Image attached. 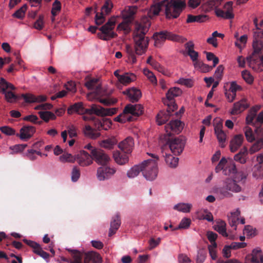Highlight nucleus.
I'll use <instances>...</instances> for the list:
<instances>
[{
	"label": "nucleus",
	"instance_id": "nucleus-3",
	"mask_svg": "<svg viewBox=\"0 0 263 263\" xmlns=\"http://www.w3.org/2000/svg\"><path fill=\"white\" fill-rule=\"evenodd\" d=\"M243 130L246 138L249 142L255 141L249 149L250 154L255 153L263 147V127H257L254 133L249 127H246Z\"/></svg>",
	"mask_w": 263,
	"mask_h": 263
},
{
	"label": "nucleus",
	"instance_id": "nucleus-61",
	"mask_svg": "<svg viewBox=\"0 0 263 263\" xmlns=\"http://www.w3.org/2000/svg\"><path fill=\"white\" fill-rule=\"evenodd\" d=\"M204 53L206 55V59L208 61H213V67H215L219 62V59L216 57L214 53L210 52L205 51Z\"/></svg>",
	"mask_w": 263,
	"mask_h": 263
},
{
	"label": "nucleus",
	"instance_id": "nucleus-38",
	"mask_svg": "<svg viewBox=\"0 0 263 263\" xmlns=\"http://www.w3.org/2000/svg\"><path fill=\"white\" fill-rule=\"evenodd\" d=\"M40 118L45 122H48L50 120H55L56 116L53 112L49 111H40L38 112Z\"/></svg>",
	"mask_w": 263,
	"mask_h": 263
},
{
	"label": "nucleus",
	"instance_id": "nucleus-8",
	"mask_svg": "<svg viewBox=\"0 0 263 263\" xmlns=\"http://www.w3.org/2000/svg\"><path fill=\"white\" fill-rule=\"evenodd\" d=\"M227 163V161L225 158H222L218 165L216 166L215 172H219L222 170V173L224 175H230L231 174H236V178L239 180V176L241 177L240 180H242L247 177L246 175L242 172H238L236 169L235 164L233 161H231L228 163L227 166L224 168V166Z\"/></svg>",
	"mask_w": 263,
	"mask_h": 263
},
{
	"label": "nucleus",
	"instance_id": "nucleus-33",
	"mask_svg": "<svg viewBox=\"0 0 263 263\" xmlns=\"http://www.w3.org/2000/svg\"><path fill=\"white\" fill-rule=\"evenodd\" d=\"M115 161L120 165L125 164L128 161V157L125 153H121L119 151L115 152L113 154Z\"/></svg>",
	"mask_w": 263,
	"mask_h": 263
},
{
	"label": "nucleus",
	"instance_id": "nucleus-27",
	"mask_svg": "<svg viewBox=\"0 0 263 263\" xmlns=\"http://www.w3.org/2000/svg\"><path fill=\"white\" fill-rule=\"evenodd\" d=\"M21 97L23 98L26 103H36L44 102L46 100V97L45 96H35L32 94H22Z\"/></svg>",
	"mask_w": 263,
	"mask_h": 263
},
{
	"label": "nucleus",
	"instance_id": "nucleus-1",
	"mask_svg": "<svg viewBox=\"0 0 263 263\" xmlns=\"http://www.w3.org/2000/svg\"><path fill=\"white\" fill-rule=\"evenodd\" d=\"M117 108H105L99 105L92 104L90 108H85L82 102L76 103L71 105L67 109L68 114H72L77 112L79 114H87L83 116L85 121H91L94 126V128L90 125L85 126L84 132L87 137L92 139H96L100 136L99 130L102 129L107 130L110 127L111 122L110 121H101L92 116L95 114L99 116H112L117 112Z\"/></svg>",
	"mask_w": 263,
	"mask_h": 263
},
{
	"label": "nucleus",
	"instance_id": "nucleus-22",
	"mask_svg": "<svg viewBox=\"0 0 263 263\" xmlns=\"http://www.w3.org/2000/svg\"><path fill=\"white\" fill-rule=\"evenodd\" d=\"M236 176V174H234ZM235 180L231 179L230 178L227 179L224 181V184L227 186V189L229 190L230 192H232L233 193H238L240 192L241 190V187L237 184V181H243L245 179H242V180H238V179L236 178V176L235 177ZM241 177L239 176V179H240Z\"/></svg>",
	"mask_w": 263,
	"mask_h": 263
},
{
	"label": "nucleus",
	"instance_id": "nucleus-10",
	"mask_svg": "<svg viewBox=\"0 0 263 263\" xmlns=\"http://www.w3.org/2000/svg\"><path fill=\"white\" fill-rule=\"evenodd\" d=\"M166 143L165 146H168L172 153L175 155H179L183 152L185 140L183 137H179L175 138L165 137Z\"/></svg>",
	"mask_w": 263,
	"mask_h": 263
},
{
	"label": "nucleus",
	"instance_id": "nucleus-35",
	"mask_svg": "<svg viewBox=\"0 0 263 263\" xmlns=\"http://www.w3.org/2000/svg\"><path fill=\"white\" fill-rule=\"evenodd\" d=\"M240 214V211L237 210L235 212L232 213L231 216H229V223L230 226L234 228L235 230H236V226L237 224L238 223Z\"/></svg>",
	"mask_w": 263,
	"mask_h": 263
},
{
	"label": "nucleus",
	"instance_id": "nucleus-50",
	"mask_svg": "<svg viewBox=\"0 0 263 263\" xmlns=\"http://www.w3.org/2000/svg\"><path fill=\"white\" fill-rule=\"evenodd\" d=\"M241 88L240 86L238 85L235 82H232L231 83L229 91L232 92V96L231 99L230 100V102H233L236 97V91Z\"/></svg>",
	"mask_w": 263,
	"mask_h": 263
},
{
	"label": "nucleus",
	"instance_id": "nucleus-6",
	"mask_svg": "<svg viewBox=\"0 0 263 263\" xmlns=\"http://www.w3.org/2000/svg\"><path fill=\"white\" fill-rule=\"evenodd\" d=\"M153 159H148L142 163V173L147 180L152 181L156 179L158 174L157 161L158 157L153 154H148Z\"/></svg>",
	"mask_w": 263,
	"mask_h": 263
},
{
	"label": "nucleus",
	"instance_id": "nucleus-34",
	"mask_svg": "<svg viewBox=\"0 0 263 263\" xmlns=\"http://www.w3.org/2000/svg\"><path fill=\"white\" fill-rule=\"evenodd\" d=\"M173 111H168V108L166 112H160L157 116V122L159 125L164 124L167 121Z\"/></svg>",
	"mask_w": 263,
	"mask_h": 263
},
{
	"label": "nucleus",
	"instance_id": "nucleus-44",
	"mask_svg": "<svg viewBox=\"0 0 263 263\" xmlns=\"http://www.w3.org/2000/svg\"><path fill=\"white\" fill-rule=\"evenodd\" d=\"M115 26V21L114 19L110 18L108 22L100 28V30L102 32H105L106 31L112 32V30L114 28Z\"/></svg>",
	"mask_w": 263,
	"mask_h": 263
},
{
	"label": "nucleus",
	"instance_id": "nucleus-15",
	"mask_svg": "<svg viewBox=\"0 0 263 263\" xmlns=\"http://www.w3.org/2000/svg\"><path fill=\"white\" fill-rule=\"evenodd\" d=\"M23 241L33 249V252L34 253L37 254L44 259H47L49 258V254L46 252L44 251L40 245L38 243L32 240H27L26 239H23Z\"/></svg>",
	"mask_w": 263,
	"mask_h": 263
},
{
	"label": "nucleus",
	"instance_id": "nucleus-30",
	"mask_svg": "<svg viewBox=\"0 0 263 263\" xmlns=\"http://www.w3.org/2000/svg\"><path fill=\"white\" fill-rule=\"evenodd\" d=\"M248 107L249 105L246 100L242 99L234 104L233 108L231 113L232 115H237L245 110Z\"/></svg>",
	"mask_w": 263,
	"mask_h": 263
},
{
	"label": "nucleus",
	"instance_id": "nucleus-58",
	"mask_svg": "<svg viewBox=\"0 0 263 263\" xmlns=\"http://www.w3.org/2000/svg\"><path fill=\"white\" fill-rule=\"evenodd\" d=\"M152 66L159 72L162 73L164 75L167 74V70L163 66L161 65L158 62H154L152 63Z\"/></svg>",
	"mask_w": 263,
	"mask_h": 263
},
{
	"label": "nucleus",
	"instance_id": "nucleus-53",
	"mask_svg": "<svg viewBox=\"0 0 263 263\" xmlns=\"http://www.w3.org/2000/svg\"><path fill=\"white\" fill-rule=\"evenodd\" d=\"M257 109L254 107L252 108L246 117V122L248 124H251L256 117Z\"/></svg>",
	"mask_w": 263,
	"mask_h": 263
},
{
	"label": "nucleus",
	"instance_id": "nucleus-60",
	"mask_svg": "<svg viewBox=\"0 0 263 263\" xmlns=\"http://www.w3.org/2000/svg\"><path fill=\"white\" fill-rule=\"evenodd\" d=\"M80 177V170L77 166H74L71 171V180L76 182Z\"/></svg>",
	"mask_w": 263,
	"mask_h": 263
},
{
	"label": "nucleus",
	"instance_id": "nucleus-12",
	"mask_svg": "<svg viewBox=\"0 0 263 263\" xmlns=\"http://www.w3.org/2000/svg\"><path fill=\"white\" fill-rule=\"evenodd\" d=\"M154 39L157 41H164L166 39L183 43L186 39L177 35L174 34L167 31L156 32L153 35Z\"/></svg>",
	"mask_w": 263,
	"mask_h": 263
},
{
	"label": "nucleus",
	"instance_id": "nucleus-43",
	"mask_svg": "<svg viewBox=\"0 0 263 263\" xmlns=\"http://www.w3.org/2000/svg\"><path fill=\"white\" fill-rule=\"evenodd\" d=\"M195 67L200 69L203 72H207L211 70L214 67L203 63L202 62H196L194 63Z\"/></svg>",
	"mask_w": 263,
	"mask_h": 263
},
{
	"label": "nucleus",
	"instance_id": "nucleus-41",
	"mask_svg": "<svg viewBox=\"0 0 263 263\" xmlns=\"http://www.w3.org/2000/svg\"><path fill=\"white\" fill-rule=\"evenodd\" d=\"M165 162L171 167H176L178 165L179 159L170 154H166Z\"/></svg>",
	"mask_w": 263,
	"mask_h": 263
},
{
	"label": "nucleus",
	"instance_id": "nucleus-40",
	"mask_svg": "<svg viewBox=\"0 0 263 263\" xmlns=\"http://www.w3.org/2000/svg\"><path fill=\"white\" fill-rule=\"evenodd\" d=\"M192 205L190 203H179L174 206V209L183 213L190 212Z\"/></svg>",
	"mask_w": 263,
	"mask_h": 263
},
{
	"label": "nucleus",
	"instance_id": "nucleus-20",
	"mask_svg": "<svg viewBox=\"0 0 263 263\" xmlns=\"http://www.w3.org/2000/svg\"><path fill=\"white\" fill-rule=\"evenodd\" d=\"M123 93L126 95L129 100L132 103L138 102L141 97L140 90L134 87L126 89L123 92Z\"/></svg>",
	"mask_w": 263,
	"mask_h": 263
},
{
	"label": "nucleus",
	"instance_id": "nucleus-26",
	"mask_svg": "<svg viewBox=\"0 0 263 263\" xmlns=\"http://www.w3.org/2000/svg\"><path fill=\"white\" fill-rule=\"evenodd\" d=\"M209 19V16L205 14H200L196 15H194L192 14H188L187 15L186 23H202L205 22Z\"/></svg>",
	"mask_w": 263,
	"mask_h": 263
},
{
	"label": "nucleus",
	"instance_id": "nucleus-23",
	"mask_svg": "<svg viewBox=\"0 0 263 263\" xmlns=\"http://www.w3.org/2000/svg\"><path fill=\"white\" fill-rule=\"evenodd\" d=\"M243 141V136L242 135H235L231 140L230 143V149L231 152H236L241 146Z\"/></svg>",
	"mask_w": 263,
	"mask_h": 263
},
{
	"label": "nucleus",
	"instance_id": "nucleus-11",
	"mask_svg": "<svg viewBox=\"0 0 263 263\" xmlns=\"http://www.w3.org/2000/svg\"><path fill=\"white\" fill-rule=\"evenodd\" d=\"M182 90L178 87L170 88L166 94V99L163 100V103L168 106V111H174L177 108V105L174 101L175 97H178L182 94Z\"/></svg>",
	"mask_w": 263,
	"mask_h": 263
},
{
	"label": "nucleus",
	"instance_id": "nucleus-46",
	"mask_svg": "<svg viewBox=\"0 0 263 263\" xmlns=\"http://www.w3.org/2000/svg\"><path fill=\"white\" fill-rule=\"evenodd\" d=\"M131 23V19L129 17L124 20V21L121 23L118 26V29L121 30H124L126 32H129L130 30L129 24Z\"/></svg>",
	"mask_w": 263,
	"mask_h": 263
},
{
	"label": "nucleus",
	"instance_id": "nucleus-32",
	"mask_svg": "<svg viewBox=\"0 0 263 263\" xmlns=\"http://www.w3.org/2000/svg\"><path fill=\"white\" fill-rule=\"evenodd\" d=\"M214 192L220 198H229L233 196V194L227 189L226 184L223 187H216Z\"/></svg>",
	"mask_w": 263,
	"mask_h": 263
},
{
	"label": "nucleus",
	"instance_id": "nucleus-49",
	"mask_svg": "<svg viewBox=\"0 0 263 263\" xmlns=\"http://www.w3.org/2000/svg\"><path fill=\"white\" fill-rule=\"evenodd\" d=\"M191 223V220L190 218H183L181 221H180L179 226L177 227H175V228H174L172 231L177 230L178 229H187Z\"/></svg>",
	"mask_w": 263,
	"mask_h": 263
},
{
	"label": "nucleus",
	"instance_id": "nucleus-17",
	"mask_svg": "<svg viewBox=\"0 0 263 263\" xmlns=\"http://www.w3.org/2000/svg\"><path fill=\"white\" fill-rule=\"evenodd\" d=\"M116 172L113 168L101 166L98 168L97 177L99 180L104 181L109 179Z\"/></svg>",
	"mask_w": 263,
	"mask_h": 263
},
{
	"label": "nucleus",
	"instance_id": "nucleus-57",
	"mask_svg": "<svg viewBox=\"0 0 263 263\" xmlns=\"http://www.w3.org/2000/svg\"><path fill=\"white\" fill-rule=\"evenodd\" d=\"M0 130L2 133L7 136H12L15 135V130L9 126L0 127Z\"/></svg>",
	"mask_w": 263,
	"mask_h": 263
},
{
	"label": "nucleus",
	"instance_id": "nucleus-5",
	"mask_svg": "<svg viewBox=\"0 0 263 263\" xmlns=\"http://www.w3.org/2000/svg\"><path fill=\"white\" fill-rule=\"evenodd\" d=\"M165 15L168 19L176 18L186 7L185 0H163Z\"/></svg>",
	"mask_w": 263,
	"mask_h": 263
},
{
	"label": "nucleus",
	"instance_id": "nucleus-28",
	"mask_svg": "<svg viewBox=\"0 0 263 263\" xmlns=\"http://www.w3.org/2000/svg\"><path fill=\"white\" fill-rule=\"evenodd\" d=\"M194 44L192 41H190L185 44V50L187 54L190 56L194 63L200 62L198 60V53L194 50Z\"/></svg>",
	"mask_w": 263,
	"mask_h": 263
},
{
	"label": "nucleus",
	"instance_id": "nucleus-16",
	"mask_svg": "<svg viewBox=\"0 0 263 263\" xmlns=\"http://www.w3.org/2000/svg\"><path fill=\"white\" fill-rule=\"evenodd\" d=\"M232 2H227L224 6V9L226 10H223L220 9L215 10V14L218 17L226 19H232L234 17V15L232 13Z\"/></svg>",
	"mask_w": 263,
	"mask_h": 263
},
{
	"label": "nucleus",
	"instance_id": "nucleus-37",
	"mask_svg": "<svg viewBox=\"0 0 263 263\" xmlns=\"http://www.w3.org/2000/svg\"><path fill=\"white\" fill-rule=\"evenodd\" d=\"M119 77V81L124 85L129 84L136 79L135 75L132 73H125Z\"/></svg>",
	"mask_w": 263,
	"mask_h": 263
},
{
	"label": "nucleus",
	"instance_id": "nucleus-63",
	"mask_svg": "<svg viewBox=\"0 0 263 263\" xmlns=\"http://www.w3.org/2000/svg\"><path fill=\"white\" fill-rule=\"evenodd\" d=\"M177 83L187 87H191L193 86V81L190 79L180 78L178 80Z\"/></svg>",
	"mask_w": 263,
	"mask_h": 263
},
{
	"label": "nucleus",
	"instance_id": "nucleus-42",
	"mask_svg": "<svg viewBox=\"0 0 263 263\" xmlns=\"http://www.w3.org/2000/svg\"><path fill=\"white\" fill-rule=\"evenodd\" d=\"M215 134L218 142H219L220 147L222 148L226 146L224 143L227 139V135L225 132L222 130L218 132H215Z\"/></svg>",
	"mask_w": 263,
	"mask_h": 263
},
{
	"label": "nucleus",
	"instance_id": "nucleus-51",
	"mask_svg": "<svg viewBox=\"0 0 263 263\" xmlns=\"http://www.w3.org/2000/svg\"><path fill=\"white\" fill-rule=\"evenodd\" d=\"M163 1L158 2L151 8V12L154 15H158L163 7H164V4L162 3Z\"/></svg>",
	"mask_w": 263,
	"mask_h": 263
},
{
	"label": "nucleus",
	"instance_id": "nucleus-4",
	"mask_svg": "<svg viewBox=\"0 0 263 263\" xmlns=\"http://www.w3.org/2000/svg\"><path fill=\"white\" fill-rule=\"evenodd\" d=\"M143 108L140 104H127L125 107L123 113L115 118V121L120 123L132 121L142 115Z\"/></svg>",
	"mask_w": 263,
	"mask_h": 263
},
{
	"label": "nucleus",
	"instance_id": "nucleus-64",
	"mask_svg": "<svg viewBox=\"0 0 263 263\" xmlns=\"http://www.w3.org/2000/svg\"><path fill=\"white\" fill-rule=\"evenodd\" d=\"M243 233L250 237H253L256 235L255 230L253 229V227L249 225L245 226L243 230Z\"/></svg>",
	"mask_w": 263,
	"mask_h": 263
},
{
	"label": "nucleus",
	"instance_id": "nucleus-7",
	"mask_svg": "<svg viewBox=\"0 0 263 263\" xmlns=\"http://www.w3.org/2000/svg\"><path fill=\"white\" fill-rule=\"evenodd\" d=\"M98 79L93 78L87 81L85 85L88 89L94 91V92L98 97V101L101 103L105 106H110L115 104L117 102V100L116 98H111L109 96L105 98H100V97L103 96L102 90L100 84H98Z\"/></svg>",
	"mask_w": 263,
	"mask_h": 263
},
{
	"label": "nucleus",
	"instance_id": "nucleus-48",
	"mask_svg": "<svg viewBox=\"0 0 263 263\" xmlns=\"http://www.w3.org/2000/svg\"><path fill=\"white\" fill-rule=\"evenodd\" d=\"M59 159L60 161L63 163H73L76 161V155L73 156L70 154L64 153L59 157Z\"/></svg>",
	"mask_w": 263,
	"mask_h": 263
},
{
	"label": "nucleus",
	"instance_id": "nucleus-18",
	"mask_svg": "<svg viewBox=\"0 0 263 263\" xmlns=\"http://www.w3.org/2000/svg\"><path fill=\"white\" fill-rule=\"evenodd\" d=\"M76 161L83 167L88 166L92 163L91 155L85 151H81L76 155Z\"/></svg>",
	"mask_w": 263,
	"mask_h": 263
},
{
	"label": "nucleus",
	"instance_id": "nucleus-14",
	"mask_svg": "<svg viewBox=\"0 0 263 263\" xmlns=\"http://www.w3.org/2000/svg\"><path fill=\"white\" fill-rule=\"evenodd\" d=\"M183 129L182 122L178 120H173L165 126L166 135L165 137H170L173 134H179Z\"/></svg>",
	"mask_w": 263,
	"mask_h": 263
},
{
	"label": "nucleus",
	"instance_id": "nucleus-56",
	"mask_svg": "<svg viewBox=\"0 0 263 263\" xmlns=\"http://www.w3.org/2000/svg\"><path fill=\"white\" fill-rule=\"evenodd\" d=\"M219 4L218 0H206L204 7L206 11H209L213 7Z\"/></svg>",
	"mask_w": 263,
	"mask_h": 263
},
{
	"label": "nucleus",
	"instance_id": "nucleus-39",
	"mask_svg": "<svg viewBox=\"0 0 263 263\" xmlns=\"http://www.w3.org/2000/svg\"><path fill=\"white\" fill-rule=\"evenodd\" d=\"M142 163L140 165H136L132 167L127 173L128 177L133 178L137 176L140 172H142Z\"/></svg>",
	"mask_w": 263,
	"mask_h": 263
},
{
	"label": "nucleus",
	"instance_id": "nucleus-62",
	"mask_svg": "<svg viewBox=\"0 0 263 263\" xmlns=\"http://www.w3.org/2000/svg\"><path fill=\"white\" fill-rule=\"evenodd\" d=\"M242 77L243 79L245 80L246 82H247L248 84H251L253 82V77L250 74V73L247 71V70H243L242 72Z\"/></svg>",
	"mask_w": 263,
	"mask_h": 263
},
{
	"label": "nucleus",
	"instance_id": "nucleus-19",
	"mask_svg": "<svg viewBox=\"0 0 263 263\" xmlns=\"http://www.w3.org/2000/svg\"><path fill=\"white\" fill-rule=\"evenodd\" d=\"M35 132V128L32 126H24L20 130V134H16V136L22 140L26 141L29 140Z\"/></svg>",
	"mask_w": 263,
	"mask_h": 263
},
{
	"label": "nucleus",
	"instance_id": "nucleus-45",
	"mask_svg": "<svg viewBox=\"0 0 263 263\" xmlns=\"http://www.w3.org/2000/svg\"><path fill=\"white\" fill-rule=\"evenodd\" d=\"M61 10V4L58 0H55L52 4L51 9V14L52 16V21H54V17L58 14Z\"/></svg>",
	"mask_w": 263,
	"mask_h": 263
},
{
	"label": "nucleus",
	"instance_id": "nucleus-24",
	"mask_svg": "<svg viewBox=\"0 0 263 263\" xmlns=\"http://www.w3.org/2000/svg\"><path fill=\"white\" fill-rule=\"evenodd\" d=\"M101 263L102 257L100 255L94 251H90L86 253L84 259V263Z\"/></svg>",
	"mask_w": 263,
	"mask_h": 263
},
{
	"label": "nucleus",
	"instance_id": "nucleus-55",
	"mask_svg": "<svg viewBox=\"0 0 263 263\" xmlns=\"http://www.w3.org/2000/svg\"><path fill=\"white\" fill-rule=\"evenodd\" d=\"M113 7V4L110 0H106L105 4L102 7V12L103 14L104 12L106 14H109L111 10Z\"/></svg>",
	"mask_w": 263,
	"mask_h": 263
},
{
	"label": "nucleus",
	"instance_id": "nucleus-59",
	"mask_svg": "<svg viewBox=\"0 0 263 263\" xmlns=\"http://www.w3.org/2000/svg\"><path fill=\"white\" fill-rule=\"evenodd\" d=\"M27 10V6L24 5L18 9L13 14V16L17 18H22L25 15V11Z\"/></svg>",
	"mask_w": 263,
	"mask_h": 263
},
{
	"label": "nucleus",
	"instance_id": "nucleus-47",
	"mask_svg": "<svg viewBox=\"0 0 263 263\" xmlns=\"http://www.w3.org/2000/svg\"><path fill=\"white\" fill-rule=\"evenodd\" d=\"M98 37L104 41H108L111 39L114 38L117 36V34L114 32H109L108 31L105 32L99 33L98 34Z\"/></svg>",
	"mask_w": 263,
	"mask_h": 263
},
{
	"label": "nucleus",
	"instance_id": "nucleus-31",
	"mask_svg": "<svg viewBox=\"0 0 263 263\" xmlns=\"http://www.w3.org/2000/svg\"><path fill=\"white\" fill-rule=\"evenodd\" d=\"M250 259L251 263H263V254L259 249H255L252 251Z\"/></svg>",
	"mask_w": 263,
	"mask_h": 263
},
{
	"label": "nucleus",
	"instance_id": "nucleus-25",
	"mask_svg": "<svg viewBox=\"0 0 263 263\" xmlns=\"http://www.w3.org/2000/svg\"><path fill=\"white\" fill-rule=\"evenodd\" d=\"M121 224V220L120 215L117 213L112 217L110 222V227L109 229L108 235L109 237L116 233L117 230L119 229Z\"/></svg>",
	"mask_w": 263,
	"mask_h": 263
},
{
	"label": "nucleus",
	"instance_id": "nucleus-2",
	"mask_svg": "<svg viewBox=\"0 0 263 263\" xmlns=\"http://www.w3.org/2000/svg\"><path fill=\"white\" fill-rule=\"evenodd\" d=\"M151 26V22L147 17L142 19L135 25L133 33L134 48L129 45H126V52L128 60L132 64L136 62V54L140 55L145 53L148 46L149 38L145 36Z\"/></svg>",
	"mask_w": 263,
	"mask_h": 263
},
{
	"label": "nucleus",
	"instance_id": "nucleus-29",
	"mask_svg": "<svg viewBox=\"0 0 263 263\" xmlns=\"http://www.w3.org/2000/svg\"><path fill=\"white\" fill-rule=\"evenodd\" d=\"M214 230L222 235L223 237L229 238L230 239H234V237L233 235H229L226 231V223L224 221L221 220L218 221L217 224L214 227Z\"/></svg>",
	"mask_w": 263,
	"mask_h": 263
},
{
	"label": "nucleus",
	"instance_id": "nucleus-9",
	"mask_svg": "<svg viewBox=\"0 0 263 263\" xmlns=\"http://www.w3.org/2000/svg\"><path fill=\"white\" fill-rule=\"evenodd\" d=\"M14 89L15 87L13 84L6 81L3 78H1L0 93L5 95V98L9 103L15 102L19 99V97L11 91Z\"/></svg>",
	"mask_w": 263,
	"mask_h": 263
},
{
	"label": "nucleus",
	"instance_id": "nucleus-36",
	"mask_svg": "<svg viewBox=\"0 0 263 263\" xmlns=\"http://www.w3.org/2000/svg\"><path fill=\"white\" fill-rule=\"evenodd\" d=\"M247 155L248 149L246 147H243L238 154L234 156V159L236 161L244 164L246 162V157Z\"/></svg>",
	"mask_w": 263,
	"mask_h": 263
},
{
	"label": "nucleus",
	"instance_id": "nucleus-54",
	"mask_svg": "<svg viewBox=\"0 0 263 263\" xmlns=\"http://www.w3.org/2000/svg\"><path fill=\"white\" fill-rule=\"evenodd\" d=\"M206 256V252L204 249H199L198 251L196 257V263H203Z\"/></svg>",
	"mask_w": 263,
	"mask_h": 263
},
{
	"label": "nucleus",
	"instance_id": "nucleus-13",
	"mask_svg": "<svg viewBox=\"0 0 263 263\" xmlns=\"http://www.w3.org/2000/svg\"><path fill=\"white\" fill-rule=\"evenodd\" d=\"M92 161L94 160L97 164L106 165L110 161L109 156L101 149L98 148L93 149L91 152Z\"/></svg>",
	"mask_w": 263,
	"mask_h": 263
},
{
	"label": "nucleus",
	"instance_id": "nucleus-21",
	"mask_svg": "<svg viewBox=\"0 0 263 263\" xmlns=\"http://www.w3.org/2000/svg\"><path fill=\"white\" fill-rule=\"evenodd\" d=\"M134 146V139L131 137H128L119 143V148L125 153H130Z\"/></svg>",
	"mask_w": 263,
	"mask_h": 263
},
{
	"label": "nucleus",
	"instance_id": "nucleus-52",
	"mask_svg": "<svg viewBox=\"0 0 263 263\" xmlns=\"http://www.w3.org/2000/svg\"><path fill=\"white\" fill-rule=\"evenodd\" d=\"M116 142L117 141L115 139H107L103 140L102 142L101 145L102 147L105 148L111 149L114 145L116 144Z\"/></svg>",
	"mask_w": 263,
	"mask_h": 263
}]
</instances>
